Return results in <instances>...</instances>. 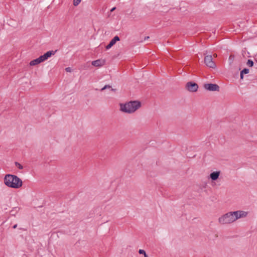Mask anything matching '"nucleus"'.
Segmentation results:
<instances>
[{"label": "nucleus", "instance_id": "f257e3e1", "mask_svg": "<svg viewBox=\"0 0 257 257\" xmlns=\"http://www.w3.org/2000/svg\"><path fill=\"white\" fill-rule=\"evenodd\" d=\"M4 183L8 187L18 189L22 186L23 182L17 176L11 174L6 175Z\"/></svg>", "mask_w": 257, "mask_h": 257}, {"label": "nucleus", "instance_id": "f03ea898", "mask_svg": "<svg viewBox=\"0 0 257 257\" xmlns=\"http://www.w3.org/2000/svg\"><path fill=\"white\" fill-rule=\"evenodd\" d=\"M119 105L120 110L127 113L134 112L141 106V102L137 100L130 101L124 104L120 103Z\"/></svg>", "mask_w": 257, "mask_h": 257}, {"label": "nucleus", "instance_id": "7ed1b4c3", "mask_svg": "<svg viewBox=\"0 0 257 257\" xmlns=\"http://www.w3.org/2000/svg\"><path fill=\"white\" fill-rule=\"evenodd\" d=\"M234 218L231 212H228L219 218V222L224 224L234 222Z\"/></svg>", "mask_w": 257, "mask_h": 257}, {"label": "nucleus", "instance_id": "20e7f679", "mask_svg": "<svg viewBox=\"0 0 257 257\" xmlns=\"http://www.w3.org/2000/svg\"><path fill=\"white\" fill-rule=\"evenodd\" d=\"M204 63L205 65L210 68H215L216 67L215 63L213 61L212 55H207L204 57Z\"/></svg>", "mask_w": 257, "mask_h": 257}, {"label": "nucleus", "instance_id": "39448f33", "mask_svg": "<svg viewBox=\"0 0 257 257\" xmlns=\"http://www.w3.org/2000/svg\"><path fill=\"white\" fill-rule=\"evenodd\" d=\"M204 88L211 91H219V86L216 84L213 83H206L204 84Z\"/></svg>", "mask_w": 257, "mask_h": 257}, {"label": "nucleus", "instance_id": "423d86ee", "mask_svg": "<svg viewBox=\"0 0 257 257\" xmlns=\"http://www.w3.org/2000/svg\"><path fill=\"white\" fill-rule=\"evenodd\" d=\"M186 88L188 91L193 92H196L197 90L198 86L197 83L192 81H190L187 83Z\"/></svg>", "mask_w": 257, "mask_h": 257}, {"label": "nucleus", "instance_id": "0eeeda50", "mask_svg": "<svg viewBox=\"0 0 257 257\" xmlns=\"http://www.w3.org/2000/svg\"><path fill=\"white\" fill-rule=\"evenodd\" d=\"M234 218V221L237 220V219L245 217L247 215V212L243 211H236L234 212H231Z\"/></svg>", "mask_w": 257, "mask_h": 257}, {"label": "nucleus", "instance_id": "6e6552de", "mask_svg": "<svg viewBox=\"0 0 257 257\" xmlns=\"http://www.w3.org/2000/svg\"><path fill=\"white\" fill-rule=\"evenodd\" d=\"M57 50L55 51H49L45 53L44 55L40 56L43 61H46L49 58L51 57L52 55H53L55 54Z\"/></svg>", "mask_w": 257, "mask_h": 257}, {"label": "nucleus", "instance_id": "1a4fd4ad", "mask_svg": "<svg viewBox=\"0 0 257 257\" xmlns=\"http://www.w3.org/2000/svg\"><path fill=\"white\" fill-rule=\"evenodd\" d=\"M105 60L101 59H98L97 60L93 61L92 62V65L95 67H100L104 65Z\"/></svg>", "mask_w": 257, "mask_h": 257}, {"label": "nucleus", "instance_id": "9d476101", "mask_svg": "<svg viewBox=\"0 0 257 257\" xmlns=\"http://www.w3.org/2000/svg\"><path fill=\"white\" fill-rule=\"evenodd\" d=\"M44 62L41 57L40 56L39 58L35 59L30 62V66H35L38 65L41 62Z\"/></svg>", "mask_w": 257, "mask_h": 257}, {"label": "nucleus", "instance_id": "9b49d317", "mask_svg": "<svg viewBox=\"0 0 257 257\" xmlns=\"http://www.w3.org/2000/svg\"><path fill=\"white\" fill-rule=\"evenodd\" d=\"M219 175H220L219 171L213 172L210 173V178H211V179L212 180L215 181L218 178Z\"/></svg>", "mask_w": 257, "mask_h": 257}, {"label": "nucleus", "instance_id": "f8f14e48", "mask_svg": "<svg viewBox=\"0 0 257 257\" xmlns=\"http://www.w3.org/2000/svg\"><path fill=\"white\" fill-rule=\"evenodd\" d=\"M249 69L248 68H244L241 71L240 74V79H243V75L249 73Z\"/></svg>", "mask_w": 257, "mask_h": 257}, {"label": "nucleus", "instance_id": "ddd939ff", "mask_svg": "<svg viewBox=\"0 0 257 257\" xmlns=\"http://www.w3.org/2000/svg\"><path fill=\"white\" fill-rule=\"evenodd\" d=\"M120 40V38L118 36H115L111 41L110 42L114 45L116 42L119 41Z\"/></svg>", "mask_w": 257, "mask_h": 257}, {"label": "nucleus", "instance_id": "4468645a", "mask_svg": "<svg viewBox=\"0 0 257 257\" xmlns=\"http://www.w3.org/2000/svg\"><path fill=\"white\" fill-rule=\"evenodd\" d=\"M139 253L141 254H144V257H149L144 249H139Z\"/></svg>", "mask_w": 257, "mask_h": 257}, {"label": "nucleus", "instance_id": "2eb2a0df", "mask_svg": "<svg viewBox=\"0 0 257 257\" xmlns=\"http://www.w3.org/2000/svg\"><path fill=\"white\" fill-rule=\"evenodd\" d=\"M246 64L249 67H252L253 66L254 63L252 60L248 59L247 61Z\"/></svg>", "mask_w": 257, "mask_h": 257}, {"label": "nucleus", "instance_id": "dca6fc26", "mask_svg": "<svg viewBox=\"0 0 257 257\" xmlns=\"http://www.w3.org/2000/svg\"><path fill=\"white\" fill-rule=\"evenodd\" d=\"M81 0H73V5L74 6H78L80 3Z\"/></svg>", "mask_w": 257, "mask_h": 257}, {"label": "nucleus", "instance_id": "f3484780", "mask_svg": "<svg viewBox=\"0 0 257 257\" xmlns=\"http://www.w3.org/2000/svg\"><path fill=\"white\" fill-rule=\"evenodd\" d=\"M15 165L17 167H18V168L19 169H22L23 168V166L22 165H21L20 163H19L18 162H16Z\"/></svg>", "mask_w": 257, "mask_h": 257}, {"label": "nucleus", "instance_id": "a211bd4d", "mask_svg": "<svg viewBox=\"0 0 257 257\" xmlns=\"http://www.w3.org/2000/svg\"><path fill=\"white\" fill-rule=\"evenodd\" d=\"M111 88V86L109 85H105L102 88H101V91H103L105 90L106 88Z\"/></svg>", "mask_w": 257, "mask_h": 257}, {"label": "nucleus", "instance_id": "6ab92c4d", "mask_svg": "<svg viewBox=\"0 0 257 257\" xmlns=\"http://www.w3.org/2000/svg\"><path fill=\"white\" fill-rule=\"evenodd\" d=\"M65 70H66L67 72H71V68L70 67H67V68L65 69Z\"/></svg>", "mask_w": 257, "mask_h": 257}, {"label": "nucleus", "instance_id": "aec40b11", "mask_svg": "<svg viewBox=\"0 0 257 257\" xmlns=\"http://www.w3.org/2000/svg\"><path fill=\"white\" fill-rule=\"evenodd\" d=\"M112 46H111L110 45H109V44L105 47V48L106 49H110V48H111Z\"/></svg>", "mask_w": 257, "mask_h": 257}, {"label": "nucleus", "instance_id": "412c9836", "mask_svg": "<svg viewBox=\"0 0 257 257\" xmlns=\"http://www.w3.org/2000/svg\"><path fill=\"white\" fill-rule=\"evenodd\" d=\"M115 9H116V8H115V7H113V8H112L110 10V12H112L114 11Z\"/></svg>", "mask_w": 257, "mask_h": 257}, {"label": "nucleus", "instance_id": "4be33fe9", "mask_svg": "<svg viewBox=\"0 0 257 257\" xmlns=\"http://www.w3.org/2000/svg\"><path fill=\"white\" fill-rule=\"evenodd\" d=\"M17 227V224H15V225L13 226V228L14 229H15V228H16Z\"/></svg>", "mask_w": 257, "mask_h": 257}, {"label": "nucleus", "instance_id": "5701e85b", "mask_svg": "<svg viewBox=\"0 0 257 257\" xmlns=\"http://www.w3.org/2000/svg\"><path fill=\"white\" fill-rule=\"evenodd\" d=\"M149 39V36H146L144 38V40H148Z\"/></svg>", "mask_w": 257, "mask_h": 257}, {"label": "nucleus", "instance_id": "b1692460", "mask_svg": "<svg viewBox=\"0 0 257 257\" xmlns=\"http://www.w3.org/2000/svg\"><path fill=\"white\" fill-rule=\"evenodd\" d=\"M109 44L111 46H112V47L114 45L110 41L109 42Z\"/></svg>", "mask_w": 257, "mask_h": 257}, {"label": "nucleus", "instance_id": "393cba45", "mask_svg": "<svg viewBox=\"0 0 257 257\" xmlns=\"http://www.w3.org/2000/svg\"><path fill=\"white\" fill-rule=\"evenodd\" d=\"M111 90L113 91H115L116 90V89H115L111 88Z\"/></svg>", "mask_w": 257, "mask_h": 257}]
</instances>
